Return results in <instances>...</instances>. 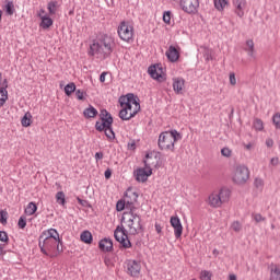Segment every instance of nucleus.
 <instances>
[{
  "label": "nucleus",
  "instance_id": "13",
  "mask_svg": "<svg viewBox=\"0 0 280 280\" xmlns=\"http://www.w3.org/2000/svg\"><path fill=\"white\" fill-rule=\"evenodd\" d=\"M170 222L171 226L174 229L176 240H180L183 236V223L180 222V219L177 215L171 217Z\"/></svg>",
  "mask_w": 280,
  "mask_h": 280
},
{
  "label": "nucleus",
  "instance_id": "34",
  "mask_svg": "<svg viewBox=\"0 0 280 280\" xmlns=\"http://www.w3.org/2000/svg\"><path fill=\"white\" fill-rule=\"evenodd\" d=\"M65 93L70 97L73 93H75V83H69L65 86Z\"/></svg>",
  "mask_w": 280,
  "mask_h": 280
},
{
  "label": "nucleus",
  "instance_id": "20",
  "mask_svg": "<svg viewBox=\"0 0 280 280\" xmlns=\"http://www.w3.org/2000/svg\"><path fill=\"white\" fill-rule=\"evenodd\" d=\"M246 51L249 60L254 61L257 59V51L255 50V42L247 40Z\"/></svg>",
  "mask_w": 280,
  "mask_h": 280
},
{
  "label": "nucleus",
  "instance_id": "45",
  "mask_svg": "<svg viewBox=\"0 0 280 280\" xmlns=\"http://www.w3.org/2000/svg\"><path fill=\"white\" fill-rule=\"evenodd\" d=\"M253 218H254L255 222H265L266 221V218H264L260 213L253 214Z\"/></svg>",
  "mask_w": 280,
  "mask_h": 280
},
{
  "label": "nucleus",
  "instance_id": "10",
  "mask_svg": "<svg viewBox=\"0 0 280 280\" xmlns=\"http://www.w3.org/2000/svg\"><path fill=\"white\" fill-rule=\"evenodd\" d=\"M101 117L102 121H98L95 125L96 130H98L100 132H102V130L105 131V129L110 128V126H113V116H110V114L106 109H103L101 112Z\"/></svg>",
  "mask_w": 280,
  "mask_h": 280
},
{
  "label": "nucleus",
  "instance_id": "11",
  "mask_svg": "<svg viewBox=\"0 0 280 280\" xmlns=\"http://www.w3.org/2000/svg\"><path fill=\"white\" fill-rule=\"evenodd\" d=\"M233 180L236 185H244L246 183V165H235Z\"/></svg>",
  "mask_w": 280,
  "mask_h": 280
},
{
  "label": "nucleus",
  "instance_id": "31",
  "mask_svg": "<svg viewBox=\"0 0 280 280\" xmlns=\"http://www.w3.org/2000/svg\"><path fill=\"white\" fill-rule=\"evenodd\" d=\"M264 186H265L264 179H261L260 177H256L254 180V187L256 191H260V192L264 191Z\"/></svg>",
  "mask_w": 280,
  "mask_h": 280
},
{
  "label": "nucleus",
  "instance_id": "36",
  "mask_svg": "<svg viewBox=\"0 0 280 280\" xmlns=\"http://www.w3.org/2000/svg\"><path fill=\"white\" fill-rule=\"evenodd\" d=\"M272 124H273L276 130H280V113L273 114Z\"/></svg>",
  "mask_w": 280,
  "mask_h": 280
},
{
  "label": "nucleus",
  "instance_id": "43",
  "mask_svg": "<svg viewBox=\"0 0 280 280\" xmlns=\"http://www.w3.org/2000/svg\"><path fill=\"white\" fill-rule=\"evenodd\" d=\"M0 222L2 224H5V222H8V212H5L3 210L0 212Z\"/></svg>",
  "mask_w": 280,
  "mask_h": 280
},
{
  "label": "nucleus",
  "instance_id": "59",
  "mask_svg": "<svg viewBox=\"0 0 280 280\" xmlns=\"http://www.w3.org/2000/svg\"><path fill=\"white\" fill-rule=\"evenodd\" d=\"M0 80H1V73H0Z\"/></svg>",
  "mask_w": 280,
  "mask_h": 280
},
{
  "label": "nucleus",
  "instance_id": "46",
  "mask_svg": "<svg viewBox=\"0 0 280 280\" xmlns=\"http://www.w3.org/2000/svg\"><path fill=\"white\" fill-rule=\"evenodd\" d=\"M75 97L77 100L84 101V91L75 90Z\"/></svg>",
  "mask_w": 280,
  "mask_h": 280
},
{
  "label": "nucleus",
  "instance_id": "25",
  "mask_svg": "<svg viewBox=\"0 0 280 280\" xmlns=\"http://www.w3.org/2000/svg\"><path fill=\"white\" fill-rule=\"evenodd\" d=\"M253 128L256 132H264V120H261V118H255L253 121Z\"/></svg>",
  "mask_w": 280,
  "mask_h": 280
},
{
  "label": "nucleus",
  "instance_id": "41",
  "mask_svg": "<svg viewBox=\"0 0 280 280\" xmlns=\"http://www.w3.org/2000/svg\"><path fill=\"white\" fill-rule=\"evenodd\" d=\"M232 231H235V233H240L242 231V223L241 222H233L231 225Z\"/></svg>",
  "mask_w": 280,
  "mask_h": 280
},
{
  "label": "nucleus",
  "instance_id": "49",
  "mask_svg": "<svg viewBox=\"0 0 280 280\" xmlns=\"http://www.w3.org/2000/svg\"><path fill=\"white\" fill-rule=\"evenodd\" d=\"M265 143L268 148H272L275 145V140H272V138H267Z\"/></svg>",
  "mask_w": 280,
  "mask_h": 280
},
{
  "label": "nucleus",
  "instance_id": "32",
  "mask_svg": "<svg viewBox=\"0 0 280 280\" xmlns=\"http://www.w3.org/2000/svg\"><path fill=\"white\" fill-rule=\"evenodd\" d=\"M199 279L200 280H211V279H213V272H211L209 270H202L199 273Z\"/></svg>",
  "mask_w": 280,
  "mask_h": 280
},
{
  "label": "nucleus",
  "instance_id": "47",
  "mask_svg": "<svg viewBox=\"0 0 280 280\" xmlns=\"http://www.w3.org/2000/svg\"><path fill=\"white\" fill-rule=\"evenodd\" d=\"M230 84L235 86L237 84V79H235V74L232 72L230 73Z\"/></svg>",
  "mask_w": 280,
  "mask_h": 280
},
{
  "label": "nucleus",
  "instance_id": "44",
  "mask_svg": "<svg viewBox=\"0 0 280 280\" xmlns=\"http://www.w3.org/2000/svg\"><path fill=\"white\" fill-rule=\"evenodd\" d=\"M18 225L20 229H25V226H27V221H25V218L21 217L19 219Z\"/></svg>",
  "mask_w": 280,
  "mask_h": 280
},
{
  "label": "nucleus",
  "instance_id": "1",
  "mask_svg": "<svg viewBox=\"0 0 280 280\" xmlns=\"http://www.w3.org/2000/svg\"><path fill=\"white\" fill-rule=\"evenodd\" d=\"M140 229L141 217L135 213V210L131 208V210L122 213L121 226L116 228L114 237L125 248H132V243H130L128 235H137Z\"/></svg>",
  "mask_w": 280,
  "mask_h": 280
},
{
  "label": "nucleus",
  "instance_id": "7",
  "mask_svg": "<svg viewBox=\"0 0 280 280\" xmlns=\"http://www.w3.org/2000/svg\"><path fill=\"white\" fill-rule=\"evenodd\" d=\"M152 165H154L152 155L148 153L144 159V167H139L135 171L136 180H138V183H145L148 178L152 176Z\"/></svg>",
  "mask_w": 280,
  "mask_h": 280
},
{
  "label": "nucleus",
  "instance_id": "21",
  "mask_svg": "<svg viewBox=\"0 0 280 280\" xmlns=\"http://www.w3.org/2000/svg\"><path fill=\"white\" fill-rule=\"evenodd\" d=\"M235 5V13L237 16H244V10H246V0H233Z\"/></svg>",
  "mask_w": 280,
  "mask_h": 280
},
{
  "label": "nucleus",
  "instance_id": "6",
  "mask_svg": "<svg viewBox=\"0 0 280 280\" xmlns=\"http://www.w3.org/2000/svg\"><path fill=\"white\" fill-rule=\"evenodd\" d=\"M90 56H110L113 54V38L109 36H101L93 40L90 45Z\"/></svg>",
  "mask_w": 280,
  "mask_h": 280
},
{
  "label": "nucleus",
  "instance_id": "28",
  "mask_svg": "<svg viewBox=\"0 0 280 280\" xmlns=\"http://www.w3.org/2000/svg\"><path fill=\"white\" fill-rule=\"evenodd\" d=\"M36 211H38V207L36 206L35 202H30L25 208L26 215H34Z\"/></svg>",
  "mask_w": 280,
  "mask_h": 280
},
{
  "label": "nucleus",
  "instance_id": "15",
  "mask_svg": "<svg viewBox=\"0 0 280 280\" xmlns=\"http://www.w3.org/2000/svg\"><path fill=\"white\" fill-rule=\"evenodd\" d=\"M165 56L170 62H178V58H180V47L171 45L166 50Z\"/></svg>",
  "mask_w": 280,
  "mask_h": 280
},
{
  "label": "nucleus",
  "instance_id": "37",
  "mask_svg": "<svg viewBox=\"0 0 280 280\" xmlns=\"http://www.w3.org/2000/svg\"><path fill=\"white\" fill-rule=\"evenodd\" d=\"M104 132L109 141H113V139H115V131H113L112 127H107Z\"/></svg>",
  "mask_w": 280,
  "mask_h": 280
},
{
  "label": "nucleus",
  "instance_id": "40",
  "mask_svg": "<svg viewBox=\"0 0 280 280\" xmlns=\"http://www.w3.org/2000/svg\"><path fill=\"white\" fill-rule=\"evenodd\" d=\"M163 21L164 23H166V25H170V23H172V12L170 11L164 12Z\"/></svg>",
  "mask_w": 280,
  "mask_h": 280
},
{
  "label": "nucleus",
  "instance_id": "53",
  "mask_svg": "<svg viewBox=\"0 0 280 280\" xmlns=\"http://www.w3.org/2000/svg\"><path fill=\"white\" fill-rule=\"evenodd\" d=\"M110 176H113V172L110 171V168H107L105 171V178L108 180V178H110Z\"/></svg>",
  "mask_w": 280,
  "mask_h": 280
},
{
  "label": "nucleus",
  "instance_id": "24",
  "mask_svg": "<svg viewBox=\"0 0 280 280\" xmlns=\"http://www.w3.org/2000/svg\"><path fill=\"white\" fill-rule=\"evenodd\" d=\"M83 115L86 119L97 117V109L90 105L88 108L84 109Z\"/></svg>",
  "mask_w": 280,
  "mask_h": 280
},
{
  "label": "nucleus",
  "instance_id": "50",
  "mask_svg": "<svg viewBox=\"0 0 280 280\" xmlns=\"http://www.w3.org/2000/svg\"><path fill=\"white\" fill-rule=\"evenodd\" d=\"M95 161H102L104 159V153L103 152H96L94 155Z\"/></svg>",
  "mask_w": 280,
  "mask_h": 280
},
{
  "label": "nucleus",
  "instance_id": "8",
  "mask_svg": "<svg viewBox=\"0 0 280 280\" xmlns=\"http://www.w3.org/2000/svg\"><path fill=\"white\" fill-rule=\"evenodd\" d=\"M118 36L125 43H132L135 40V23L130 21H122L118 25Z\"/></svg>",
  "mask_w": 280,
  "mask_h": 280
},
{
  "label": "nucleus",
  "instance_id": "26",
  "mask_svg": "<svg viewBox=\"0 0 280 280\" xmlns=\"http://www.w3.org/2000/svg\"><path fill=\"white\" fill-rule=\"evenodd\" d=\"M270 280H280V266H272L270 270Z\"/></svg>",
  "mask_w": 280,
  "mask_h": 280
},
{
  "label": "nucleus",
  "instance_id": "14",
  "mask_svg": "<svg viewBox=\"0 0 280 280\" xmlns=\"http://www.w3.org/2000/svg\"><path fill=\"white\" fill-rule=\"evenodd\" d=\"M149 73L153 80H158V82H164L165 72L161 66H151L149 68Z\"/></svg>",
  "mask_w": 280,
  "mask_h": 280
},
{
  "label": "nucleus",
  "instance_id": "48",
  "mask_svg": "<svg viewBox=\"0 0 280 280\" xmlns=\"http://www.w3.org/2000/svg\"><path fill=\"white\" fill-rule=\"evenodd\" d=\"M127 148L128 150H132V151L137 150V143L135 142V140L129 141L127 144Z\"/></svg>",
  "mask_w": 280,
  "mask_h": 280
},
{
  "label": "nucleus",
  "instance_id": "33",
  "mask_svg": "<svg viewBox=\"0 0 280 280\" xmlns=\"http://www.w3.org/2000/svg\"><path fill=\"white\" fill-rule=\"evenodd\" d=\"M124 209H130V206L129 203L125 200H119L117 203H116V210L117 211H124Z\"/></svg>",
  "mask_w": 280,
  "mask_h": 280
},
{
  "label": "nucleus",
  "instance_id": "54",
  "mask_svg": "<svg viewBox=\"0 0 280 280\" xmlns=\"http://www.w3.org/2000/svg\"><path fill=\"white\" fill-rule=\"evenodd\" d=\"M271 165L277 166L279 165V158H272L270 161Z\"/></svg>",
  "mask_w": 280,
  "mask_h": 280
},
{
  "label": "nucleus",
  "instance_id": "58",
  "mask_svg": "<svg viewBox=\"0 0 280 280\" xmlns=\"http://www.w3.org/2000/svg\"><path fill=\"white\" fill-rule=\"evenodd\" d=\"M3 15V12L0 10V21H1V16Z\"/></svg>",
  "mask_w": 280,
  "mask_h": 280
},
{
  "label": "nucleus",
  "instance_id": "5",
  "mask_svg": "<svg viewBox=\"0 0 280 280\" xmlns=\"http://www.w3.org/2000/svg\"><path fill=\"white\" fill-rule=\"evenodd\" d=\"M231 200V189L221 187L219 190L210 192L206 199V205L211 209H222Z\"/></svg>",
  "mask_w": 280,
  "mask_h": 280
},
{
  "label": "nucleus",
  "instance_id": "55",
  "mask_svg": "<svg viewBox=\"0 0 280 280\" xmlns=\"http://www.w3.org/2000/svg\"><path fill=\"white\" fill-rule=\"evenodd\" d=\"M229 280H237V276L231 273V275L229 276Z\"/></svg>",
  "mask_w": 280,
  "mask_h": 280
},
{
  "label": "nucleus",
  "instance_id": "3",
  "mask_svg": "<svg viewBox=\"0 0 280 280\" xmlns=\"http://www.w3.org/2000/svg\"><path fill=\"white\" fill-rule=\"evenodd\" d=\"M120 112L119 117L122 121H130L132 117H136L139 110H141V104L139 98L135 94H127L119 97Z\"/></svg>",
  "mask_w": 280,
  "mask_h": 280
},
{
  "label": "nucleus",
  "instance_id": "9",
  "mask_svg": "<svg viewBox=\"0 0 280 280\" xmlns=\"http://www.w3.org/2000/svg\"><path fill=\"white\" fill-rule=\"evenodd\" d=\"M179 8L186 14H197L200 8V0H179Z\"/></svg>",
  "mask_w": 280,
  "mask_h": 280
},
{
  "label": "nucleus",
  "instance_id": "52",
  "mask_svg": "<svg viewBox=\"0 0 280 280\" xmlns=\"http://www.w3.org/2000/svg\"><path fill=\"white\" fill-rule=\"evenodd\" d=\"M106 75H108V72H103L100 77V82L102 83L106 82Z\"/></svg>",
  "mask_w": 280,
  "mask_h": 280
},
{
  "label": "nucleus",
  "instance_id": "22",
  "mask_svg": "<svg viewBox=\"0 0 280 280\" xmlns=\"http://www.w3.org/2000/svg\"><path fill=\"white\" fill-rule=\"evenodd\" d=\"M98 246L104 253H110L113 250V241L110 238H104L98 243Z\"/></svg>",
  "mask_w": 280,
  "mask_h": 280
},
{
  "label": "nucleus",
  "instance_id": "4",
  "mask_svg": "<svg viewBox=\"0 0 280 280\" xmlns=\"http://www.w3.org/2000/svg\"><path fill=\"white\" fill-rule=\"evenodd\" d=\"M180 139H183V136L175 129L163 131L159 136L158 145L164 152H174L176 150V142L180 141Z\"/></svg>",
  "mask_w": 280,
  "mask_h": 280
},
{
  "label": "nucleus",
  "instance_id": "42",
  "mask_svg": "<svg viewBox=\"0 0 280 280\" xmlns=\"http://www.w3.org/2000/svg\"><path fill=\"white\" fill-rule=\"evenodd\" d=\"M9 240L8 233L5 231H0V242L8 244Z\"/></svg>",
  "mask_w": 280,
  "mask_h": 280
},
{
  "label": "nucleus",
  "instance_id": "17",
  "mask_svg": "<svg viewBox=\"0 0 280 280\" xmlns=\"http://www.w3.org/2000/svg\"><path fill=\"white\" fill-rule=\"evenodd\" d=\"M139 199V194H137V191L132 190V189H128L126 191L125 195V202H127V205H129V211H131V209L135 211V202H137V200Z\"/></svg>",
  "mask_w": 280,
  "mask_h": 280
},
{
  "label": "nucleus",
  "instance_id": "19",
  "mask_svg": "<svg viewBox=\"0 0 280 280\" xmlns=\"http://www.w3.org/2000/svg\"><path fill=\"white\" fill-rule=\"evenodd\" d=\"M8 102V79H4L2 85L0 86V108L5 106Z\"/></svg>",
  "mask_w": 280,
  "mask_h": 280
},
{
  "label": "nucleus",
  "instance_id": "16",
  "mask_svg": "<svg viewBox=\"0 0 280 280\" xmlns=\"http://www.w3.org/2000/svg\"><path fill=\"white\" fill-rule=\"evenodd\" d=\"M126 265H127V272L131 277H137L138 275L141 273V262L137 260H128Z\"/></svg>",
  "mask_w": 280,
  "mask_h": 280
},
{
  "label": "nucleus",
  "instance_id": "23",
  "mask_svg": "<svg viewBox=\"0 0 280 280\" xmlns=\"http://www.w3.org/2000/svg\"><path fill=\"white\" fill-rule=\"evenodd\" d=\"M80 240L81 242H83V244H93V234H91L90 231L85 230L81 233Z\"/></svg>",
  "mask_w": 280,
  "mask_h": 280
},
{
  "label": "nucleus",
  "instance_id": "18",
  "mask_svg": "<svg viewBox=\"0 0 280 280\" xmlns=\"http://www.w3.org/2000/svg\"><path fill=\"white\" fill-rule=\"evenodd\" d=\"M173 91L176 95H183L185 91V79L182 77L173 78Z\"/></svg>",
  "mask_w": 280,
  "mask_h": 280
},
{
  "label": "nucleus",
  "instance_id": "27",
  "mask_svg": "<svg viewBox=\"0 0 280 280\" xmlns=\"http://www.w3.org/2000/svg\"><path fill=\"white\" fill-rule=\"evenodd\" d=\"M21 124H22L23 128H30V126H32V114L30 112H27L23 116Z\"/></svg>",
  "mask_w": 280,
  "mask_h": 280
},
{
  "label": "nucleus",
  "instance_id": "30",
  "mask_svg": "<svg viewBox=\"0 0 280 280\" xmlns=\"http://www.w3.org/2000/svg\"><path fill=\"white\" fill-rule=\"evenodd\" d=\"M56 201L58 205H60L61 207H65L67 205V199L65 197V192L63 191H58L55 196Z\"/></svg>",
  "mask_w": 280,
  "mask_h": 280
},
{
  "label": "nucleus",
  "instance_id": "12",
  "mask_svg": "<svg viewBox=\"0 0 280 280\" xmlns=\"http://www.w3.org/2000/svg\"><path fill=\"white\" fill-rule=\"evenodd\" d=\"M37 16L40 20L39 27H42V30H49V27L54 25V20L45 9H39L37 11Z\"/></svg>",
  "mask_w": 280,
  "mask_h": 280
},
{
  "label": "nucleus",
  "instance_id": "38",
  "mask_svg": "<svg viewBox=\"0 0 280 280\" xmlns=\"http://www.w3.org/2000/svg\"><path fill=\"white\" fill-rule=\"evenodd\" d=\"M5 12L9 14V16H12L14 14V2H8L5 4Z\"/></svg>",
  "mask_w": 280,
  "mask_h": 280
},
{
  "label": "nucleus",
  "instance_id": "51",
  "mask_svg": "<svg viewBox=\"0 0 280 280\" xmlns=\"http://www.w3.org/2000/svg\"><path fill=\"white\" fill-rule=\"evenodd\" d=\"M155 231L161 235L163 233V226L160 223H155Z\"/></svg>",
  "mask_w": 280,
  "mask_h": 280
},
{
  "label": "nucleus",
  "instance_id": "57",
  "mask_svg": "<svg viewBox=\"0 0 280 280\" xmlns=\"http://www.w3.org/2000/svg\"><path fill=\"white\" fill-rule=\"evenodd\" d=\"M213 255H218V249H213Z\"/></svg>",
  "mask_w": 280,
  "mask_h": 280
},
{
  "label": "nucleus",
  "instance_id": "56",
  "mask_svg": "<svg viewBox=\"0 0 280 280\" xmlns=\"http://www.w3.org/2000/svg\"><path fill=\"white\" fill-rule=\"evenodd\" d=\"M5 255V252H3V247L0 246V257Z\"/></svg>",
  "mask_w": 280,
  "mask_h": 280
},
{
  "label": "nucleus",
  "instance_id": "39",
  "mask_svg": "<svg viewBox=\"0 0 280 280\" xmlns=\"http://www.w3.org/2000/svg\"><path fill=\"white\" fill-rule=\"evenodd\" d=\"M221 154L222 156H225V159H231V156H233V151L225 147L221 150Z\"/></svg>",
  "mask_w": 280,
  "mask_h": 280
},
{
  "label": "nucleus",
  "instance_id": "2",
  "mask_svg": "<svg viewBox=\"0 0 280 280\" xmlns=\"http://www.w3.org/2000/svg\"><path fill=\"white\" fill-rule=\"evenodd\" d=\"M40 252L47 257H58L62 249H60V234L56 229H48L39 236Z\"/></svg>",
  "mask_w": 280,
  "mask_h": 280
},
{
  "label": "nucleus",
  "instance_id": "29",
  "mask_svg": "<svg viewBox=\"0 0 280 280\" xmlns=\"http://www.w3.org/2000/svg\"><path fill=\"white\" fill-rule=\"evenodd\" d=\"M47 10H48V15L52 16V14H56V12L58 11V2L56 1L48 2Z\"/></svg>",
  "mask_w": 280,
  "mask_h": 280
},
{
  "label": "nucleus",
  "instance_id": "35",
  "mask_svg": "<svg viewBox=\"0 0 280 280\" xmlns=\"http://www.w3.org/2000/svg\"><path fill=\"white\" fill-rule=\"evenodd\" d=\"M226 0H214V8L219 10V12H222L224 8H226Z\"/></svg>",
  "mask_w": 280,
  "mask_h": 280
}]
</instances>
